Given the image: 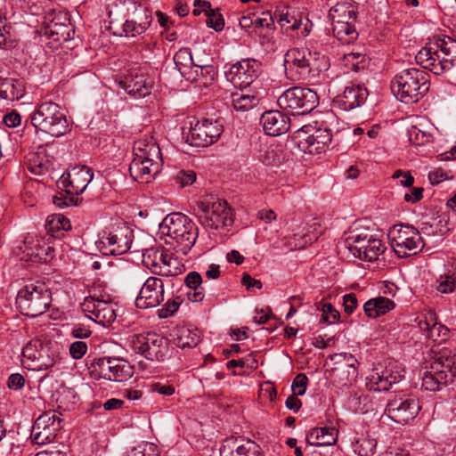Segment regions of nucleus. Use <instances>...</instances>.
I'll return each mask as SVG.
<instances>
[{
	"label": "nucleus",
	"mask_w": 456,
	"mask_h": 456,
	"mask_svg": "<svg viewBox=\"0 0 456 456\" xmlns=\"http://www.w3.org/2000/svg\"><path fill=\"white\" fill-rule=\"evenodd\" d=\"M419 410V402L414 398L395 397L387 404L386 413L393 421L405 425L417 417Z\"/></svg>",
	"instance_id": "a211bd4d"
},
{
	"label": "nucleus",
	"mask_w": 456,
	"mask_h": 456,
	"mask_svg": "<svg viewBox=\"0 0 456 456\" xmlns=\"http://www.w3.org/2000/svg\"><path fill=\"white\" fill-rule=\"evenodd\" d=\"M165 299L164 282L160 278L151 276L142 284L135 298L137 308L148 309L159 305Z\"/></svg>",
	"instance_id": "6ab92c4d"
},
{
	"label": "nucleus",
	"mask_w": 456,
	"mask_h": 456,
	"mask_svg": "<svg viewBox=\"0 0 456 456\" xmlns=\"http://www.w3.org/2000/svg\"><path fill=\"white\" fill-rule=\"evenodd\" d=\"M368 87H345L341 94L333 97V104L343 110H350L364 103L368 98Z\"/></svg>",
	"instance_id": "bb28decb"
},
{
	"label": "nucleus",
	"mask_w": 456,
	"mask_h": 456,
	"mask_svg": "<svg viewBox=\"0 0 456 456\" xmlns=\"http://www.w3.org/2000/svg\"><path fill=\"white\" fill-rule=\"evenodd\" d=\"M33 426L60 430L61 428V413L56 411H45L36 419Z\"/></svg>",
	"instance_id": "a18cd8bd"
},
{
	"label": "nucleus",
	"mask_w": 456,
	"mask_h": 456,
	"mask_svg": "<svg viewBox=\"0 0 456 456\" xmlns=\"http://www.w3.org/2000/svg\"><path fill=\"white\" fill-rule=\"evenodd\" d=\"M58 431V429L33 426L31 437L35 444L43 445L52 442L56 437Z\"/></svg>",
	"instance_id": "09e8293b"
},
{
	"label": "nucleus",
	"mask_w": 456,
	"mask_h": 456,
	"mask_svg": "<svg viewBox=\"0 0 456 456\" xmlns=\"http://www.w3.org/2000/svg\"><path fill=\"white\" fill-rule=\"evenodd\" d=\"M75 31L70 28L69 19L65 16L64 21H57L54 17L47 24L45 34L51 39L56 42H67L73 38Z\"/></svg>",
	"instance_id": "c756f323"
},
{
	"label": "nucleus",
	"mask_w": 456,
	"mask_h": 456,
	"mask_svg": "<svg viewBox=\"0 0 456 456\" xmlns=\"http://www.w3.org/2000/svg\"><path fill=\"white\" fill-rule=\"evenodd\" d=\"M260 123L266 134L278 136L289 130V118L280 110H268L262 114Z\"/></svg>",
	"instance_id": "393cba45"
},
{
	"label": "nucleus",
	"mask_w": 456,
	"mask_h": 456,
	"mask_svg": "<svg viewBox=\"0 0 456 456\" xmlns=\"http://www.w3.org/2000/svg\"><path fill=\"white\" fill-rule=\"evenodd\" d=\"M175 182L185 187L191 185L196 181V173L193 171H180L175 177Z\"/></svg>",
	"instance_id": "bf43d9fd"
},
{
	"label": "nucleus",
	"mask_w": 456,
	"mask_h": 456,
	"mask_svg": "<svg viewBox=\"0 0 456 456\" xmlns=\"http://www.w3.org/2000/svg\"><path fill=\"white\" fill-rule=\"evenodd\" d=\"M344 310L346 314H351L357 307V298L353 293L346 294L343 297Z\"/></svg>",
	"instance_id": "69168bd1"
},
{
	"label": "nucleus",
	"mask_w": 456,
	"mask_h": 456,
	"mask_svg": "<svg viewBox=\"0 0 456 456\" xmlns=\"http://www.w3.org/2000/svg\"><path fill=\"white\" fill-rule=\"evenodd\" d=\"M25 96V87H7L5 90H0V99L10 102L20 101Z\"/></svg>",
	"instance_id": "5fc2aeb1"
},
{
	"label": "nucleus",
	"mask_w": 456,
	"mask_h": 456,
	"mask_svg": "<svg viewBox=\"0 0 456 456\" xmlns=\"http://www.w3.org/2000/svg\"><path fill=\"white\" fill-rule=\"evenodd\" d=\"M207 25L216 32H219L223 30L224 27V20L222 14L217 13L213 10L208 13Z\"/></svg>",
	"instance_id": "4d7b16f0"
},
{
	"label": "nucleus",
	"mask_w": 456,
	"mask_h": 456,
	"mask_svg": "<svg viewBox=\"0 0 456 456\" xmlns=\"http://www.w3.org/2000/svg\"><path fill=\"white\" fill-rule=\"evenodd\" d=\"M322 321L330 324L334 323L339 319V312L337 311L330 303H325L322 306Z\"/></svg>",
	"instance_id": "6e6d98bb"
},
{
	"label": "nucleus",
	"mask_w": 456,
	"mask_h": 456,
	"mask_svg": "<svg viewBox=\"0 0 456 456\" xmlns=\"http://www.w3.org/2000/svg\"><path fill=\"white\" fill-rule=\"evenodd\" d=\"M369 386L375 391H387L392 387L383 371H373L369 378Z\"/></svg>",
	"instance_id": "3c124183"
},
{
	"label": "nucleus",
	"mask_w": 456,
	"mask_h": 456,
	"mask_svg": "<svg viewBox=\"0 0 456 456\" xmlns=\"http://www.w3.org/2000/svg\"><path fill=\"white\" fill-rule=\"evenodd\" d=\"M409 140L412 144L424 145L430 141V134L421 131L416 126H412L408 130Z\"/></svg>",
	"instance_id": "864d4df0"
},
{
	"label": "nucleus",
	"mask_w": 456,
	"mask_h": 456,
	"mask_svg": "<svg viewBox=\"0 0 456 456\" xmlns=\"http://www.w3.org/2000/svg\"><path fill=\"white\" fill-rule=\"evenodd\" d=\"M336 357L342 358V361L335 362L330 375L334 382L344 387L355 380L358 374L355 367L357 360L350 354H336Z\"/></svg>",
	"instance_id": "4be33fe9"
},
{
	"label": "nucleus",
	"mask_w": 456,
	"mask_h": 456,
	"mask_svg": "<svg viewBox=\"0 0 456 456\" xmlns=\"http://www.w3.org/2000/svg\"><path fill=\"white\" fill-rule=\"evenodd\" d=\"M160 230L176 243V247L183 254L192 248L198 238V227L182 213L167 215L160 224Z\"/></svg>",
	"instance_id": "39448f33"
},
{
	"label": "nucleus",
	"mask_w": 456,
	"mask_h": 456,
	"mask_svg": "<svg viewBox=\"0 0 456 456\" xmlns=\"http://www.w3.org/2000/svg\"><path fill=\"white\" fill-rule=\"evenodd\" d=\"M274 18L277 19V22L281 26V30L286 34L296 32L297 37H305L310 33L307 22L305 24L304 28H301L303 25L302 19L291 15L287 6L278 7L274 12Z\"/></svg>",
	"instance_id": "a878e982"
},
{
	"label": "nucleus",
	"mask_w": 456,
	"mask_h": 456,
	"mask_svg": "<svg viewBox=\"0 0 456 456\" xmlns=\"http://www.w3.org/2000/svg\"><path fill=\"white\" fill-rule=\"evenodd\" d=\"M388 238L395 253L399 257L415 255L422 248L419 232L412 226L394 225L388 232Z\"/></svg>",
	"instance_id": "9b49d317"
},
{
	"label": "nucleus",
	"mask_w": 456,
	"mask_h": 456,
	"mask_svg": "<svg viewBox=\"0 0 456 456\" xmlns=\"http://www.w3.org/2000/svg\"><path fill=\"white\" fill-rule=\"evenodd\" d=\"M93 176V172L89 167L77 166L67 174H63L58 180L57 185L69 195H78L84 192Z\"/></svg>",
	"instance_id": "f3484780"
},
{
	"label": "nucleus",
	"mask_w": 456,
	"mask_h": 456,
	"mask_svg": "<svg viewBox=\"0 0 456 456\" xmlns=\"http://www.w3.org/2000/svg\"><path fill=\"white\" fill-rule=\"evenodd\" d=\"M22 252L21 259L35 263L48 262L53 258V248L48 246L42 239L33 236H28L20 247Z\"/></svg>",
	"instance_id": "aec40b11"
},
{
	"label": "nucleus",
	"mask_w": 456,
	"mask_h": 456,
	"mask_svg": "<svg viewBox=\"0 0 456 456\" xmlns=\"http://www.w3.org/2000/svg\"><path fill=\"white\" fill-rule=\"evenodd\" d=\"M153 78L146 76L144 69L140 68L132 70L125 80L119 82V86H153Z\"/></svg>",
	"instance_id": "49530a36"
},
{
	"label": "nucleus",
	"mask_w": 456,
	"mask_h": 456,
	"mask_svg": "<svg viewBox=\"0 0 456 456\" xmlns=\"http://www.w3.org/2000/svg\"><path fill=\"white\" fill-rule=\"evenodd\" d=\"M162 258L164 259H162L163 264H161V268H167L168 273H160V276L169 277L182 273L183 265L177 257L173 256V254H169L166 249H164Z\"/></svg>",
	"instance_id": "de8ad7c7"
},
{
	"label": "nucleus",
	"mask_w": 456,
	"mask_h": 456,
	"mask_svg": "<svg viewBox=\"0 0 456 456\" xmlns=\"http://www.w3.org/2000/svg\"><path fill=\"white\" fill-rule=\"evenodd\" d=\"M133 151L134 158H161L160 149L152 137L135 141Z\"/></svg>",
	"instance_id": "e433bc0d"
},
{
	"label": "nucleus",
	"mask_w": 456,
	"mask_h": 456,
	"mask_svg": "<svg viewBox=\"0 0 456 456\" xmlns=\"http://www.w3.org/2000/svg\"><path fill=\"white\" fill-rule=\"evenodd\" d=\"M179 308V303L175 300H168L163 307L159 310V316L160 318H167L171 316L175 312H176Z\"/></svg>",
	"instance_id": "0e129e2a"
},
{
	"label": "nucleus",
	"mask_w": 456,
	"mask_h": 456,
	"mask_svg": "<svg viewBox=\"0 0 456 456\" xmlns=\"http://www.w3.org/2000/svg\"><path fill=\"white\" fill-rule=\"evenodd\" d=\"M430 75L426 70L408 69L395 77L397 86H425L429 82Z\"/></svg>",
	"instance_id": "473e14b6"
},
{
	"label": "nucleus",
	"mask_w": 456,
	"mask_h": 456,
	"mask_svg": "<svg viewBox=\"0 0 456 456\" xmlns=\"http://www.w3.org/2000/svg\"><path fill=\"white\" fill-rule=\"evenodd\" d=\"M395 306V304L391 299L378 297L368 300L363 305V310L368 317L377 318L393 310Z\"/></svg>",
	"instance_id": "72a5a7b5"
},
{
	"label": "nucleus",
	"mask_w": 456,
	"mask_h": 456,
	"mask_svg": "<svg viewBox=\"0 0 456 456\" xmlns=\"http://www.w3.org/2000/svg\"><path fill=\"white\" fill-rule=\"evenodd\" d=\"M184 283L190 289L200 287L202 277L198 272H190L184 279Z\"/></svg>",
	"instance_id": "e2e57ef3"
},
{
	"label": "nucleus",
	"mask_w": 456,
	"mask_h": 456,
	"mask_svg": "<svg viewBox=\"0 0 456 456\" xmlns=\"http://www.w3.org/2000/svg\"><path fill=\"white\" fill-rule=\"evenodd\" d=\"M130 346L134 353L151 362L164 360L168 353L167 339L155 332L134 335Z\"/></svg>",
	"instance_id": "9d476101"
},
{
	"label": "nucleus",
	"mask_w": 456,
	"mask_h": 456,
	"mask_svg": "<svg viewBox=\"0 0 456 456\" xmlns=\"http://www.w3.org/2000/svg\"><path fill=\"white\" fill-rule=\"evenodd\" d=\"M308 379L304 373L296 376L292 383V391L295 395H303L305 392Z\"/></svg>",
	"instance_id": "13d9d810"
},
{
	"label": "nucleus",
	"mask_w": 456,
	"mask_h": 456,
	"mask_svg": "<svg viewBox=\"0 0 456 456\" xmlns=\"http://www.w3.org/2000/svg\"><path fill=\"white\" fill-rule=\"evenodd\" d=\"M134 234L126 224L103 231L98 240V248L108 255H122L130 249Z\"/></svg>",
	"instance_id": "ddd939ff"
},
{
	"label": "nucleus",
	"mask_w": 456,
	"mask_h": 456,
	"mask_svg": "<svg viewBox=\"0 0 456 456\" xmlns=\"http://www.w3.org/2000/svg\"><path fill=\"white\" fill-rule=\"evenodd\" d=\"M81 308L86 317L102 326H110L117 317L115 304L108 294H90L84 299Z\"/></svg>",
	"instance_id": "f8f14e48"
},
{
	"label": "nucleus",
	"mask_w": 456,
	"mask_h": 456,
	"mask_svg": "<svg viewBox=\"0 0 456 456\" xmlns=\"http://www.w3.org/2000/svg\"><path fill=\"white\" fill-rule=\"evenodd\" d=\"M261 63L255 59H243L233 64L225 73L226 79L232 86H251L260 73Z\"/></svg>",
	"instance_id": "dca6fc26"
},
{
	"label": "nucleus",
	"mask_w": 456,
	"mask_h": 456,
	"mask_svg": "<svg viewBox=\"0 0 456 456\" xmlns=\"http://www.w3.org/2000/svg\"><path fill=\"white\" fill-rule=\"evenodd\" d=\"M248 87H239V90L232 93V104L238 111H247L254 108L258 103L256 94L246 90Z\"/></svg>",
	"instance_id": "f704fd0d"
},
{
	"label": "nucleus",
	"mask_w": 456,
	"mask_h": 456,
	"mask_svg": "<svg viewBox=\"0 0 456 456\" xmlns=\"http://www.w3.org/2000/svg\"><path fill=\"white\" fill-rule=\"evenodd\" d=\"M92 366L94 371L109 380L122 382L127 380L133 376V366L126 360L121 358L103 357L94 359Z\"/></svg>",
	"instance_id": "4468645a"
},
{
	"label": "nucleus",
	"mask_w": 456,
	"mask_h": 456,
	"mask_svg": "<svg viewBox=\"0 0 456 456\" xmlns=\"http://www.w3.org/2000/svg\"><path fill=\"white\" fill-rule=\"evenodd\" d=\"M434 46L439 51L438 68H435V74L438 75L445 69H450L456 62V40L443 36L438 37Z\"/></svg>",
	"instance_id": "5701e85b"
},
{
	"label": "nucleus",
	"mask_w": 456,
	"mask_h": 456,
	"mask_svg": "<svg viewBox=\"0 0 456 456\" xmlns=\"http://www.w3.org/2000/svg\"><path fill=\"white\" fill-rule=\"evenodd\" d=\"M222 132V126L217 121L204 118L191 126L186 141L193 146L208 147L216 142Z\"/></svg>",
	"instance_id": "2eb2a0df"
},
{
	"label": "nucleus",
	"mask_w": 456,
	"mask_h": 456,
	"mask_svg": "<svg viewBox=\"0 0 456 456\" xmlns=\"http://www.w3.org/2000/svg\"><path fill=\"white\" fill-rule=\"evenodd\" d=\"M23 364L31 370H46L61 360L57 343H44L40 339L29 341L22 349Z\"/></svg>",
	"instance_id": "423d86ee"
},
{
	"label": "nucleus",
	"mask_w": 456,
	"mask_h": 456,
	"mask_svg": "<svg viewBox=\"0 0 456 456\" xmlns=\"http://www.w3.org/2000/svg\"><path fill=\"white\" fill-rule=\"evenodd\" d=\"M432 362L422 377V387L428 391L440 390L456 376V351L444 347L432 350Z\"/></svg>",
	"instance_id": "f257e3e1"
},
{
	"label": "nucleus",
	"mask_w": 456,
	"mask_h": 456,
	"mask_svg": "<svg viewBox=\"0 0 456 456\" xmlns=\"http://www.w3.org/2000/svg\"><path fill=\"white\" fill-rule=\"evenodd\" d=\"M332 139V134L329 128L316 129L311 134V142L309 146L310 154H319L324 151Z\"/></svg>",
	"instance_id": "ea45409f"
},
{
	"label": "nucleus",
	"mask_w": 456,
	"mask_h": 456,
	"mask_svg": "<svg viewBox=\"0 0 456 456\" xmlns=\"http://www.w3.org/2000/svg\"><path fill=\"white\" fill-rule=\"evenodd\" d=\"M377 447V440L368 433L357 434L352 440V448L358 456H372Z\"/></svg>",
	"instance_id": "58836bf2"
},
{
	"label": "nucleus",
	"mask_w": 456,
	"mask_h": 456,
	"mask_svg": "<svg viewBox=\"0 0 456 456\" xmlns=\"http://www.w3.org/2000/svg\"><path fill=\"white\" fill-rule=\"evenodd\" d=\"M25 379L23 376L20 373H13L12 374L7 382V386L10 389H20L24 387Z\"/></svg>",
	"instance_id": "774afa93"
},
{
	"label": "nucleus",
	"mask_w": 456,
	"mask_h": 456,
	"mask_svg": "<svg viewBox=\"0 0 456 456\" xmlns=\"http://www.w3.org/2000/svg\"><path fill=\"white\" fill-rule=\"evenodd\" d=\"M312 130L313 128L310 126H305L296 130L292 136L293 141L305 152H309Z\"/></svg>",
	"instance_id": "8fccbe9b"
},
{
	"label": "nucleus",
	"mask_w": 456,
	"mask_h": 456,
	"mask_svg": "<svg viewBox=\"0 0 456 456\" xmlns=\"http://www.w3.org/2000/svg\"><path fill=\"white\" fill-rule=\"evenodd\" d=\"M69 354L73 359H81L87 351V345L84 341L73 342L69 346Z\"/></svg>",
	"instance_id": "052dcab7"
},
{
	"label": "nucleus",
	"mask_w": 456,
	"mask_h": 456,
	"mask_svg": "<svg viewBox=\"0 0 456 456\" xmlns=\"http://www.w3.org/2000/svg\"><path fill=\"white\" fill-rule=\"evenodd\" d=\"M327 60L318 52L307 48H292L284 55L285 73L291 80H300L308 77L312 69H325Z\"/></svg>",
	"instance_id": "7ed1b4c3"
},
{
	"label": "nucleus",
	"mask_w": 456,
	"mask_h": 456,
	"mask_svg": "<svg viewBox=\"0 0 456 456\" xmlns=\"http://www.w3.org/2000/svg\"><path fill=\"white\" fill-rule=\"evenodd\" d=\"M133 151L134 158H161L160 149L152 137L135 141Z\"/></svg>",
	"instance_id": "c9c22d12"
},
{
	"label": "nucleus",
	"mask_w": 456,
	"mask_h": 456,
	"mask_svg": "<svg viewBox=\"0 0 456 456\" xmlns=\"http://www.w3.org/2000/svg\"><path fill=\"white\" fill-rule=\"evenodd\" d=\"M52 303V293L45 282L36 281L23 286L18 292L16 305L26 316L37 317L45 314Z\"/></svg>",
	"instance_id": "20e7f679"
},
{
	"label": "nucleus",
	"mask_w": 456,
	"mask_h": 456,
	"mask_svg": "<svg viewBox=\"0 0 456 456\" xmlns=\"http://www.w3.org/2000/svg\"><path fill=\"white\" fill-rule=\"evenodd\" d=\"M346 247L354 258L373 262L384 253L381 240L367 231H352L346 239Z\"/></svg>",
	"instance_id": "6e6552de"
},
{
	"label": "nucleus",
	"mask_w": 456,
	"mask_h": 456,
	"mask_svg": "<svg viewBox=\"0 0 456 456\" xmlns=\"http://www.w3.org/2000/svg\"><path fill=\"white\" fill-rule=\"evenodd\" d=\"M345 61L346 64H351L352 69L356 72L364 69L368 65V60L360 53H350L345 54Z\"/></svg>",
	"instance_id": "603ef678"
},
{
	"label": "nucleus",
	"mask_w": 456,
	"mask_h": 456,
	"mask_svg": "<svg viewBox=\"0 0 456 456\" xmlns=\"http://www.w3.org/2000/svg\"><path fill=\"white\" fill-rule=\"evenodd\" d=\"M338 439V430L334 427L313 428L306 436V441L314 446H329L335 444Z\"/></svg>",
	"instance_id": "2f4dec72"
},
{
	"label": "nucleus",
	"mask_w": 456,
	"mask_h": 456,
	"mask_svg": "<svg viewBox=\"0 0 456 456\" xmlns=\"http://www.w3.org/2000/svg\"><path fill=\"white\" fill-rule=\"evenodd\" d=\"M421 87H390L391 93L400 102L405 104H411L419 101V96L426 94L428 87H425L423 92H419Z\"/></svg>",
	"instance_id": "79ce46f5"
},
{
	"label": "nucleus",
	"mask_w": 456,
	"mask_h": 456,
	"mask_svg": "<svg viewBox=\"0 0 456 456\" xmlns=\"http://www.w3.org/2000/svg\"><path fill=\"white\" fill-rule=\"evenodd\" d=\"M162 159L134 158L129 166V173L139 183H150L159 172Z\"/></svg>",
	"instance_id": "412c9836"
},
{
	"label": "nucleus",
	"mask_w": 456,
	"mask_h": 456,
	"mask_svg": "<svg viewBox=\"0 0 456 456\" xmlns=\"http://www.w3.org/2000/svg\"><path fill=\"white\" fill-rule=\"evenodd\" d=\"M125 91L134 99L143 98L151 94V87H124Z\"/></svg>",
	"instance_id": "338daca9"
},
{
	"label": "nucleus",
	"mask_w": 456,
	"mask_h": 456,
	"mask_svg": "<svg viewBox=\"0 0 456 456\" xmlns=\"http://www.w3.org/2000/svg\"><path fill=\"white\" fill-rule=\"evenodd\" d=\"M255 442L238 438H228L224 441L220 448V456H243L245 452L255 455Z\"/></svg>",
	"instance_id": "7c9ffc66"
},
{
	"label": "nucleus",
	"mask_w": 456,
	"mask_h": 456,
	"mask_svg": "<svg viewBox=\"0 0 456 456\" xmlns=\"http://www.w3.org/2000/svg\"><path fill=\"white\" fill-rule=\"evenodd\" d=\"M415 58L419 64H420L425 69H428L434 74L435 68L439 67V65L437 66L439 51L435 48L434 43L419 51Z\"/></svg>",
	"instance_id": "a19ab883"
},
{
	"label": "nucleus",
	"mask_w": 456,
	"mask_h": 456,
	"mask_svg": "<svg viewBox=\"0 0 456 456\" xmlns=\"http://www.w3.org/2000/svg\"><path fill=\"white\" fill-rule=\"evenodd\" d=\"M196 209L197 217L204 227L218 229L232 224L231 208L220 199L207 197L196 202Z\"/></svg>",
	"instance_id": "0eeeda50"
},
{
	"label": "nucleus",
	"mask_w": 456,
	"mask_h": 456,
	"mask_svg": "<svg viewBox=\"0 0 456 456\" xmlns=\"http://www.w3.org/2000/svg\"><path fill=\"white\" fill-rule=\"evenodd\" d=\"M163 253L164 248H148L142 254L143 265L150 269L152 273L159 276L160 273H168L167 268H161V264H163V260H161L163 259Z\"/></svg>",
	"instance_id": "4c0bfd02"
},
{
	"label": "nucleus",
	"mask_w": 456,
	"mask_h": 456,
	"mask_svg": "<svg viewBox=\"0 0 456 456\" xmlns=\"http://www.w3.org/2000/svg\"><path fill=\"white\" fill-rule=\"evenodd\" d=\"M419 327L425 332L427 338L433 341L445 340L449 334V330L436 322L433 313H428L419 319Z\"/></svg>",
	"instance_id": "c85d7f7f"
},
{
	"label": "nucleus",
	"mask_w": 456,
	"mask_h": 456,
	"mask_svg": "<svg viewBox=\"0 0 456 456\" xmlns=\"http://www.w3.org/2000/svg\"><path fill=\"white\" fill-rule=\"evenodd\" d=\"M151 12L140 5L135 9L134 17L124 22L122 26V33L125 37H137L144 33L151 26Z\"/></svg>",
	"instance_id": "b1692460"
},
{
	"label": "nucleus",
	"mask_w": 456,
	"mask_h": 456,
	"mask_svg": "<svg viewBox=\"0 0 456 456\" xmlns=\"http://www.w3.org/2000/svg\"><path fill=\"white\" fill-rule=\"evenodd\" d=\"M59 95L53 93L45 96V100L38 105L31 116L32 125L52 136H61L69 131L66 115L61 111L58 103L53 100H58Z\"/></svg>",
	"instance_id": "f03ea898"
},
{
	"label": "nucleus",
	"mask_w": 456,
	"mask_h": 456,
	"mask_svg": "<svg viewBox=\"0 0 456 456\" xmlns=\"http://www.w3.org/2000/svg\"><path fill=\"white\" fill-rule=\"evenodd\" d=\"M333 33L343 44H349L357 37L354 25L346 21H337L334 24Z\"/></svg>",
	"instance_id": "37998d69"
},
{
	"label": "nucleus",
	"mask_w": 456,
	"mask_h": 456,
	"mask_svg": "<svg viewBox=\"0 0 456 456\" xmlns=\"http://www.w3.org/2000/svg\"><path fill=\"white\" fill-rule=\"evenodd\" d=\"M45 228L52 236L58 237L59 232L69 230L71 228V224L69 220L64 216L56 214L48 217Z\"/></svg>",
	"instance_id": "c03bdc74"
},
{
	"label": "nucleus",
	"mask_w": 456,
	"mask_h": 456,
	"mask_svg": "<svg viewBox=\"0 0 456 456\" xmlns=\"http://www.w3.org/2000/svg\"><path fill=\"white\" fill-rule=\"evenodd\" d=\"M277 103L283 110H291L297 115H305L318 105L319 97L311 87H289L279 96Z\"/></svg>",
	"instance_id": "1a4fd4ad"
},
{
	"label": "nucleus",
	"mask_w": 456,
	"mask_h": 456,
	"mask_svg": "<svg viewBox=\"0 0 456 456\" xmlns=\"http://www.w3.org/2000/svg\"><path fill=\"white\" fill-rule=\"evenodd\" d=\"M175 344L181 348L195 347L201 339V331L192 326H177L173 330Z\"/></svg>",
	"instance_id": "cd10ccee"
},
{
	"label": "nucleus",
	"mask_w": 456,
	"mask_h": 456,
	"mask_svg": "<svg viewBox=\"0 0 456 456\" xmlns=\"http://www.w3.org/2000/svg\"><path fill=\"white\" fill-rule=\"evenodd\" d=\"M274 19L270 12H263L262 17H254V26L256 28H273Z\"/></svg>",
	"instance_id": "680f3d73"
}]
</instances>
